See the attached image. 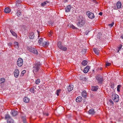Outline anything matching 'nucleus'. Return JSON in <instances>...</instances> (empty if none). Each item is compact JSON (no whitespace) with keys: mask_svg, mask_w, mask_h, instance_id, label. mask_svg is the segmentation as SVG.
Segmentation results:
<instances>
[{"mask_svg":"<svg viewBox=\"0 0 123 123\" xmlns=\"http://www.w3.org/2000/svg\"><path fill=\"white\" fill-rule=\"evenodd\" d=\"M41 64L40 62H36L33 65V69L34 74H36L39 71L41 67Z\"/></svg>","mask_w":123,"mask_h":123,"instance_id":"f257e3e1","label":"nucleus"},{"mask_svg":"<svg viewBox=\"0 0 123 123\" xmlns=\"http://www.w3.org/2000/svg\"><path fill=\"white\" fill-rule=\"evenodd\" d=\"M78 20V22L77 23V25L78 26L80 27L83 26L85 24V22L83 20V18L80 17H79Z\"/></svg>","mask_w":123,"mask_h":123,"instance_id":"f03ea898","label":"nucleus"},{"mask_svg":"<svg viewBox=\"0 0 123 123\" xmlns=\"http://www.w3.org/2000/svg\"><path fill=\"white\" fill-rule=\"evenodd\" d=\"M96 78L99 84H102L104 79L102 76L98 74L96 76Z\"/></svg>","mask_w":123,"mask_h":123,"instance_id":"7ed1b4c3","label":"nucleus"},{"mask_svg":"<svg viewBox=\"0 0 123 123\" xmlns=\"http://www.w3.org/2000/svg\"><path fill=\"white\" fill-rule=\"evenodd\" d=\"M28 49L30 51L35 54L36 55L38 54L37 50L35 48L32 47H30L28 48Z\"/></svg>","mask_w":123,"mask_h":123,"instance_id":"20e7f679","label":"nucleus"},{"mask_svg":"<svg viewBox=\"0 0 123 123\" xmlns=\"http://www.w3.org/2000/svg\"><path fill=\"white\" fill-rule=\"evenodd\" d=\"M114 9L117 10L121 8V4L120 1H118L116 5H115L113 7Z\"/></svg>","mask_w":123,"mask_h":123,"instance_id":"39448f33","label":"nucleus"},{"mask_svg":"<svg viewBox=\"0 0 123 123\" xmlns=\"http://www.w3.org/2000/svg\"><path fill=\"white\" fill-rule=\"evenodd\" d=\"M112 98L115 102H117L119 101V98L118 95L117 94H112Z\"/></svg>","mask_w":123,"mask_h":123,"instance_id":"423d86ee","label":"nucleus"},{"mask_svg":"<svg viewBox=\"0 0 123 123\" xmlns=\"http://www.w3.org/2000/svg\"><path fill=\"white\" fill-rule=\"evenodd\" d=\"M23 59L21 58H19L18 59L17 62V65L18 67H21L23 64Z\"/></svg>","mask_w":123,"mask_h":123,"instance_id":"0eeeda50","label":"nucleus"},{"mask_svg":"<svg viewBox=\"0 0 123 123\" xmlns=\"http://www.w3.org/2000/svg\"><path fill=\"white\" fill-rule=\"evenodd\" d=\"M86 14L88 15L89 18L91 19L94 18L95 16L94 13L92 12H90L89 11H87L86 13Z\"/></svg>","mask_w":123,"mask_h":123,"instance_id":"6e6552de","label":"nucleus"},{"mask_svg":"<svg viewBox=\"0 0 123 123\" xmlns=\"http://www.w3.org/2000/svg\"><path fill=\"white\" fill-rule=\"evenodd\" d=\"M14 76L15 77L17 78L19 74V70L18 69H15L14 71Z\"/></svg>","mask_w":123,"mask_h":123,"instance_id":"1a4fd4ad","label":"nucleus"},{"mask_svg":"<svg viewBox=\"0 0 123 123\" xmlns=\"http://www.w3.org/2000/svg\"><path fill=\"white\" fill-rule=\"evenodd\" d=\"M96 113V112L93 109H90L88 111V113L90 115H94Z\"/></svg>","mask_w":123,"mask_h":123,"instance_id":"9d476101","label":"nucleus"},{"mask_svg":"<svg viewBox=\"0 0 123 123\" xmlns=\"http://www.w3.org/2000/svg\"><path fill=\"white\" fill-rule=\"evenodd\" d=\"M34 37V34L33 32H31L30 33L29 35V38L30 39H33Z\"/></svg>","mask_w":123,"mask_h":123,"instance_id":"9b49d317","label":"nucleus"},{"mask_svg":"<svg viewBox=\"0 0 123 123\" xmlns=\"http://www.w3.org/2000/svg\"><path fill=\"white\" fill-rule=\"evenodd\" d=\"M93 51L97 55H99V50L95 48H94L93 49Z\"/></svg>","mask_w":123,"mask_h":123,"instance_id":"f8f14e48","label":"nucleus"},{"mask_svg":"<svg viewBox=\"0 0 123 123\" xmlns=\"http://www.w3.org/2000/svg\"><path fill=\"white\" fill-rule=\"evenodd\" d=\"M90 69V68L88 66H87L84 69L83 72L85 73H87L89 69Z\"/></svg>","mask_w":123,"mask_h":123,"instance_id":"ddd939ff","label":"nucleus"},{"mask_svg":"<svg viewBox=\"0 0 123 123\" xmlns=\"http://www.w3.org/2000/svg\"><path fill=\"white\" fill-rule=\"evenodd\" d=\"M82 99L81 97L80 96H78L76 99V101L77 102H80L82 100Z\"/></svg>","mask_w":123,"mask_h":123,"instance_id":"4468645a","label":"nucleus"},{"mask_svg":"<svg viewBox=\"0 0 123 123\" xmlns=\"http://www.w3.org/2000/svg\"><path fill=\"white\" fill-rule=\"evenodd\" d=\"M10 11V8L8 7H7L4 10L5 12L7 13H9Z\"/></svg>","mask_w":123,"mask_h":123,"instance_id":"2eb2a0df","label":"nucleus"},{"mask_svg":"<svg viewBox=\"0 0 123 123\" xmlns=\"http://www.w3.org/2000/svg\"><path fill=\"white\" fill-rule=\"evenodd\" d=\"M21 0H17L16 2V6L17 7L21 5Z\"/></svg>","mask_w":123,"mask_h":123,"instance_id":"dca6fc26","label":"nucleus"},{"mask_svg":"<svg viewBox=\"0 0 123 123\" xmlns=\"http://www.w3.org/2000/svg\"><path fill=\"white\" fill-rule=\"evenodd\" d=\"M17 111L15 110L12 111L11 112V114L13 116H16L17 114Z\"/></svg>","mask_w":123,"mask_h":123,"instance_id":"f3484780","label":"nucleus"},{"mask_svg":"<svg viewBox=\"0 0 123 123\" xmlns=\"http://www.w3.org/2000/svg\"><path fill=\"white\" fill-rule=\"evenodd\" d=\"M81 94L82 97L86 98V97L87 93L86 91H83L81 93Z\"/></svg>","mask_w":123,"mask_h":123,"instance_id":"a211bd4d","label":"nucleus"},{"mask_svg":"<svg viewBox=\"0 0 123 123\" xmlns=\"http://www.w3.org/2000/svg\"><path fill=\"white\" fill-rule=\"evenodd\" d=\"M71 6L69 5L67 6V7L66 8V11L67 12H68L70 11L71 9Z\"/></svg>","mask_w":123,"mask_h":123,"instance_id":"6ab92c4d","label":"nucleus"},{"mask_svg":"<svg viewBox=\"0 0 123 123\" xmlns=\"http://www.w3.org/2000/svg\"><path fill=\"white\" fill-rule=\"evenodd\" d=\"M98 88V86H92V87L91 90L93 91H97Z\"/></svg>","mask_w":123,"mask_h":123,"instance_id":"aec40b11","label":"nucleus"},{"mask_svg":"<svg viewBox=\"0 0 123 123\" xmlns=\"http://www.w3.org/2000/svg\"><path fill=\"white\" fill-rule=\"evenodd\" d=\"M12 118L8 114L6 115L5 116V119L7 120V121Z\"/></svg>","mask_w":123,"mask_h":123,"instance_id":"412c9836","label":"nucleus"},{"mask_svg":"<svg viewBox=\"0 0 123 123\" xmlns=\"http://www.w3.org/2000/svg\"><path fill=\"white\" fill-rule=\"evenodd\" d=\"M23 100L24 102L27 103L29 102L30 99L26 97H25L23 98Z\"/></svg>","mask_w":123,"mask_h":123,"instance_id":"4be33fe9","label":"nucleus"},{"mask_svg":"<svg viewBox=\"0 0 123 123\" xmlns=\"http://www.w3.org/2000/svg\"><path fill=\"white\" fill-rule=\"evenodd\" d=\"M68 91L70 92L73 90V86L69 85L68 87Z\"/></svg>","mask_w":123,"mask_h":123,"instance_id":"5701e85b","label":"nucleus"},{"mask_svg":"<svg viewBox=\"0 0 123 123\" xmlns=\"http://www.w3.org/2000/svg\"><path fill=\"white\" fill-rule=\"evenodd\" d=\"M10 32L12 34V35L14 36L17 37V35L12 30H10Z\"/></svg>","mask_w":123,"mask_h":123,"instance_id":"b1692460","label":"nucleus"},{"mask_svg":"<svg viewBox=\"0 0 123 123\" xmlns=\"http://www.w3.org/2000/svg\"><path fill=\"white\" fill-rule=\"evenodd\" d=\"M5 79L4 78H2L0 79V84L5 82Z\"/></svg>","mask_w":123,"mask_h":123,"instance_id":"393cba45","label":"nucleus"},{"mask_svg":"<svg viewBox=\"0 0 123 123\" xmlns=\"http://www.w3.org/2000/svg\"><path fill=\"white\" fill-rule=\"evenodd\" d=\"M48 45V43L46 42H44L43 43V47L45 48L47 47V46Z\"/></svg>","mask_w":123,"mask_h":123,"instance_id":"a878e982","label":"nucleus"},{"mask_svg":"<svg viewBox=\"0 0 123 123\" xmlns=\"http://www.w3.org/2000/svg\"><path fill=\"white\" fill-rule=\"evenodd\" d=\"M7 123H14V121L13 120L12 118L7 121Z\"/></svg>","mask_w":123,"mask_h":123,"instance_id":"bb28decb","label":"nucleus"},{"mask_svg":"<svg viewBox=\"0 0 123 123\" xmlns=\"http://www.w3.org/2000/svg\"><path fill=\"white\" fill-rule=\"evenodd\" d=\"M60 49L64 51H66L67 49V48L66 47L63 46H62L60 48Z\"/></svg>","mask_w":123,"mask_h":123,"instance_id":"cd10ccee","label":"nucleus"},{"mask_svg":"<svg viewBox=\"0 0 123 123\" xmlns=\"http://www.w3.org/2000/svg\"><path fill=\"white\" fill-rule=\"evenodd\" d=\"M87 64V61L85 60H84L83 61L82 63V64L84 66H85Z\"/></svg>","mask_w":123,"mask_h":123,"instance_id":"c85d7f7f","label":"nucleus"},{"mask_svg":"<svg viewBox=\"0 0 123 123\" xmlns=\"http://www.w3.org/2000/svg\"><path fill=\"white\" fill-rule=\"evenodd\" d=\"M57 45L59 49L60 48H61V47L62 46V45L60 41L59 42H58Z\"/></svg>","mask_w":123,"mask_h":123,"instance_id":"c756f323","label":"nucleus"},{"mask_svg":"<svg viewBox=\"0 0 123 123\" xmlns=\"http://www.w3.org/2000/svg\"><path fill=\"white\" fill-rule=\"evenodd\" d=\"M109 102L110 103V104L111 105H113V102L111 99L109 100Z\"/></svg>","mask_w":123,"mask_h":123,"instance_id":"7c9ffc66","label":"nucleus"},{"mask_svg":"<svg viewBox=\"0 0 123 123\" xmlns=\"http://www.w3.org/2000/svg\"><path fill=\"white\" fill-rule=\"evenodd\" d=\"M30 91L31 92L33 93H34V88L33 87H31L30 89Z\"/></svg>","mask_w":123,"mask_h":123,"instance_id":"2f4dec72","label":"nucleus"},{"mask_svg":"<svg viewBox=\"0 0 123 123\" xmlns=\"http://www.w3.org/2000/svg\"><path fill=\"white\" fill-rule=\"evenodd\" d=\"M61 91V89H59V90H57L56 91V94L57 96L59 95V94L60 93V92Z\"/></svg>","mask_w":123,"mask_h":123,"instance_id":"473e14b6","label":"nucleus"},{"mask_svg":"<svg viewBox=\"0 0 123 123\" xmlns=\"http://www.w3.org/2000/svg\"><path fill=\"white\" fill-rule=\"evenodd\" d=\"M21 11L20 10H19L17 11V14L18 16H19L20 15V14L21 13Z\"/></svg>","mask_w":123,"mask_h":123,"instance_id":"72a5a7b5","label":"nucleus"},{"mask_svg":"<svg viewBox=\"0 0 123 123\" xmlns=\"http://www.w3.org/2000/svg\"><path fill=\"white\" fill-rule=\"evenodd\" d=\"M18 43L17 42H15L14 44V45L15 46L17 47H18Z\"/></svg>","mask_w":123,"mask_h":123,"instance_id":"f704fd0d","label":"nucleus"},{"mask_svg":"<svg viewBox=\"0 0 123 123\" xmlns=\"http://www.w3.org/2000/svg\"><path fill=\"white\" fill-rule=\"evenodd\" d=\"M40 82V80L39 79H37L36 80L35 83L37 84H38Z\"/></svg>","mask_w":123,"mask_h":123,"instance_id":"c9c22d12","label":"nucleus"},{"mask_svg":"<svg viewBox=\"0 0 123 123\" xmlns=\"http://www.w3.org/2000/svg\"><path fill=\"white\" fill-rule=\"evenodd\" d=\"M121 85H119L117 86V91L118 92H119L120 91V89L121 88Z\"/></svg>","mask_w":123,"mask_h":123,"instance_id":"e433bc0d","label":"nucleus"},{"mask_svg":"<svg viewBox=\"0 0 123 123\" xmlns=\"http://www.w3.org/2000/svg\"><path fill=\"white\" fill-rule=\"evenodd\" d=\"M38 38L39 39L38 41V43H41L43 41V38H41L39 39V38Z\"/></svg>","mask_w":123,"mask_h":123,"instance_id":"4c0bfd02","label":"nucleus"},{"mask_svg":"<svg viewBox=\"0 0 123 123\" xmlns=\"http://www.w3.org/2000/svg\"><path fill=\"white\" fill-rule=\"evenodd\" d=\"M46 2H45L42 3L41 4V5L42 6H44L46 4Z\"/></svg>","mask_w":123,"mask_h":123,"instance_id":"58836bf2","label":"nucleus"},{"mask_svg":"<svg viewBox=\"0 0 123 123\" xmlns=\"http://www.w3.org/2000/svg\"><path fill=\"white\" fill-rule=\"evenodd\" d=\"M122 47V45L121 44L119 46V47L118 48V52H119V50H120V49H121Z\"/></svg>","mask_w":123,"mask_h":123,"instance_id":"ea45409f","label":"nucleus"},{"mask_svg":"<svg viewBox=\"0 0 123 123\" xmlns=\"http://www.w3.org/2000/svg\"><path fill=\"white\" fill-rule=\"evenodd\" d=\"M114 24V23L113 22L111 24H109V26L111 27H112Z\"/></svg>","mask_w":123,"mask_h":123,"instance_id":"a19ab883","label":"nucleus"},{"mask_svg":"<svg viewBox=\"0 0 123 123\" xmlns=\"http://www.w3.org/2000/svg\"><path fill=\"white\" fill-rule=\"evenodd\" d=\"M111 65V63H110L108 62L105 64L106 66H109Z\"/></svg>","mask_w":123,"mask_h":123,"instance_id":"79ce46f5","label":"nucleus"},{"mask_svg":"<svg viewBox=\"0 0 123 123\" xmlns=\"http://www.w3.org/2000/svg\"><path fill=\"white\" fill-rule=\"evenodd\" d=\"M22 119V120L23 121L24 120H25L26 119V118L25 116H21V117Z\"/></svg>","mask_w":123,"mask_h":123,"instance_id":"37998d69","label":"nucleus"},{"mask_svg":"<svg viewBox=\"0 0 123 123\" xmlns=\"http://www.w3.org/2000/svg\"><path fill=\"white\" fill-rule=\"evenodd\" d=\"M72 28L73 29H77V27H76L74 26L73 25H72Z\"/></svg>","mask_w":123,"mask_h":123,"instance_id":"c03bdc74","label":"nucleus"},{"mask_svg":"<svg viewBox=\"0 0 123 123\" xmlns=\"http://www.w3.org/2000/svg\"><path fill=\"white\" fill-rule=\"evenodd\" d=\"M12 43H11V42L9 43L8 44V45L9 46H12Z\"/></svg>","mask_w":123,"mask_h":123,"instance_id":"a18cd8bd","label":"nucleus"},{"mask_svg":"<svg viewBox=\"0 0 123 123\" xmlns=\"http://www.w3.org/2000/svg\"><path fill=\"white\" fill-rule=\"evenodd\" d=\"M82 79L83 80H85V81H86L87 80V79L85 78H83Z\"/></svg>","mask_w":123,"mask_h":123,"instance_id":"49530a36","label":"nucleus"},{"mask_svg":"<svg viewBox=\"0 0 123 123\" xmlns=\"http://www.w3.org/2000/svg\"><path fill=\"white\" fill-rule=\"evenodd\" d=\"M44 115H45L46 116H48L49 115L48 113H44Z\"/></svg>","mask_w":123,"mask_h":123,"instance_id":"de8ad7c7","label":"nucleus"},{"mask_svg":"<svg viewBox=\"0 0 123 123\" xmlns=\"http://www.w3.org/2000/svg\"><path fill=\"white\" fill-rule=\"evenodd\" d=\"M26 71L25 70H23L22 72V73L23 74L25 73Z\"/></svg>","mask_w":123,"mask_h":123,"instance_id":"09e8293b","label":"nucleus"},{"mask_svg":"<svg viewBox=\"0 0 123 123\" xmlns=\"http://www.w3.org/2000/svg\"><path fill=\"white\" fill-rule=\"evenodd\" d=\"M23 122L24 123H26V119L24 120L23 121Z\"/></svg>","mask_w":123,"mask_h":123,"instance_id":"8fccbe9b","label":"nucleus"},{"mask_svg":"<svg viewBox=\"0 0 123 123\" xmlns=\"http://www.w3.org/2000/svg\"><path fill=\"white\" fill-rule=\"evenodd\" d=\"M37 32H38V38H39V33H40V32L39 31H38V30H37Z\"/></svg>","mask_w":123,"mask_h":123,"instance_id":"3c124183","label":"nucleus"},{"mask_svg":"<svg viewBox=\"0 0 123 123\" xmlns=\"http://www.w3.org/2000/svg\"><path fill=\"white\" fill-rule=\"evenodd\" d=\"M99 14L100 15H102V12H100L99 13Z\"/></svg>","mask_w":123,"mask_h":123,"instance_id":"603ef678","label":"nucleus"},{"mask_svg":"<svg viewBox=\"0 0 123 123\" xmlns=\"http://www.w3.org/2000/svg\"><path fill=\"white\" fill-rule=\"evenodd\" d=\"M86 50L85 49H83L82 50V51H84V52H86Z\"/></svg>","mask_w":123,"mask_h":123,"instance_id":"864d4df0","label":"nucleus"},{"mask_svg":"<svg viewBox=\"0 0 123 123\" xmlns=\"http://www.w3.org/2000/svg\"><path fill=\"white\" fill-rule=\"evenodd\" d=\"M121 37L123 39V34L121 35Z\"/></svg>","mask_w":123,"mask_h":123,"instance_id":"5fc2aeb1","label":"nucleus"},{"mask_svg":"<svg viewBox=\"0 0 123 123\" xmlns=\"http://www.w3.org/2000/svg\"><path fill=\"white\" fill-rule=\"evenodd\" d=\"M111 87H113V85H111Z\"/></svg>","mask_w":123,"mask_h":123,"instance_id":"6e6d98bb","label":"nucleus"},{"mask_svg":"<svg viewBox=\"0 0 123 123\" xmlns=\"http://www.w3.org/2000/svg\"><path fill=\"white\" fill-rule=\"evenodd\" d=\"M102 69V68H100V70H101Z\"/></svg>","mask_w":123,"mask_h":123,"instance_id":"4d7b16f0","label":"nucleus"},{"mask_svg":"<svg viewBox=\"0 0 123 123\" xmlns=\"http://www.w3.org/2000/svg\"><path fill=\"white\" fill-rule=\"evenodd\" d=\"M52 32H51V33H50V35H51V34H52Z\"/></svg>","mask_w":123,"mask_h":123,"instance_id":"13d9d810","label":"nucleus"},{"mask_svg":"<svg viewBox=\"0 0 123 123\" xmlns=\"http://www.w3.org/2000/svg\"><path fill=\"white\" fill-rule=\"evenodd\" d=\"M65 1H66L67 2V0H65Z\"/></svg>","mask_w":123,"mask_h":123,"instance_id":"bf43d9fd","label":"nucleus"},{"mask_svg":"<svg viewBox=\"0 0 123 123\" xmlns=\"http://www.w3.org/2000/svg\"><path fill=\"white\" fill-rule=\"evenodd\" d=\"M85 100H86V99H84V100L85 101Z\"/></svg>","mask_w":123,"mask_h":123,"instance_id":"052dcab7","label":"nucleus"},{"mask_svg":"<svg viewBox=\"0 0 123 123\" xmlns=\"http://www.w3.org/2000/svg\"><path fill=\"white\" fill-rule=\"evenodd\" d=\"M47 2L48 3V1Z\"/></svg>","mask_w":123,"mask_h":123,"instance_id":"680f3d73","label":"nucleus"}]
</instances>
